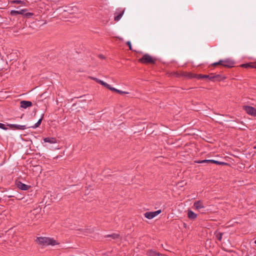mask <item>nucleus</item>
<instances>
[{"instance_id": "ddd939ff", "label": "nucleus", "mask_w": 256, "mask_h": 256, "mask_svg": "<svg viewBox=\"0 0 256 256\" xmlns=\"http://www.w3.org/2000/svg\"><path fill=\"white\" fill-rule=\"evenodd\" d=\"M188 216L190 220H194L197 217V214L191 210H188Z\"/></svg>"}, {"instance_id": "7c9ffc66", "label": "nucleus", "mask_w": 256, "mask_h": 256, "mask_svg": "<svg viewBox=\"0 0 256 256\" xmlns=\"http://www.w3.org/2000/svg\"><path fill=\"white\" fill-rule=\"evenodd\" d=\"M128 46H129V49H131V44L130 42H129Z\"/></svg>"}, {"instance_id": "4be33fe9", "label": "nucleus", "mask_w": 256, "mask_h": 256, "mask_svg": "<svg viewBox=\"0 0 256 256\" xmlns=\"http://www.w3.org/2000/svg\"><path fill=\"white\" fill-rule=\"evenodd\" d=\"M106 88H108L109 90H112V91H115V92H120V90H117L114 88H112V87L110 85V86H107Z\"/></svg>"}, {"instance_id": "b1692460", "label": "nucleus", "mask_w": 256, "mask_h": 256, "mask_svg": "<svg viewBox=\"0 0 256 256\" xmlns=\"http://www.w3.org/2000/svg\"><path fill=\"white\" fill-rule=\"evenodd\" d=\"M252 65V63H250V64H243L242 65V67H244V68H250V66Z\"/></svg>"}, {"instance_id": "393cba45", "label": "nucleus", "mask_w": 256, "mask_h": 256, "mask_svg": "<svg viewBox=\"0 0 256 256\" xmlns=\"http://www.w3.org/2000/svg\"><path fill=\"white\" fill-rule=\"evenodd\" d=\"M12 3L16 4H23L24 2L20 0H16L12 2Z\"/></svg>"}, {"instance_id": "f8f14e48", "label": "nucleus", "mask_w": 256, "mask_h": 256, "mask_svg": "<svg viewBox=\"0 0 256 256\" xmlns=\"http://www.w3.org/2000/svg\"><path fill=\"white\" fill-rule=\"evenodd\" d=\"M26 9H23L20 10H12L10 11V14L12 16H16L17 14H24L26 12Z\"/></svg>"}, {"instance_id": "1a4fd4ad", "label": "nucleus", "mask_w": 256, "mask_h": 256, "mask_svg": "<svg viewBox=\"0 0 256 256\" xmlns=\"http://www.w3.org/2000/svg\"><path fill=\"white\" fill-rule=\"evenodd\" d=\"M194 208L198 211H200L204 208L203 203L200 201L196 202L194 204Z\"/></svg>"}, {"instance_id": "f03ea898", "label": "nucleus", "mask_w": 256, "mask_h": 256, "mask_svg": "<svg viewBox=\"0 0 256 256\" xmlns=\"http://www.w3.org/2000/svg\"><path fill=\"white\" fill-rule=\"evenodd\" d=\"M217 64H220L226 67H232L234 64V62L229 59L225 60H220L218 62H216L213 65L216 66Z\"/></svg>"}, {"instance_id": "423d86ee", "label": "nucleus", "mask_w": 256, "mask_h": 256, "mask_svg": "<svg viewBox=\"0 0 256 256\" xmlns=\"http://www.w3.org/2000/svg\"><path fill=\"white\" fill-rule=\"evenodd\" d=\"M78 10V8L74 6H66L64 9V11L66 12H68L69 14H73L76 12Z\"/></svg>"}, {"instance_id": "c756f323", "label": "nucleus", "mask_w": 256, "mask_h": 256, "mask_svg": "<svg viewBox=\"0 0 256 256\" xmlns=\"http://www.w3.org/2000/svg\"><path fill=\"white\" fill-rule=\"evenodd\" d=\"M118 92L120 93V94H127L126 92H123V91H122V90H120V92Z\"/></svg>"}, {"instance_id": "2eb2a0df", "label": "nucleus", "mask_w": 256, "mask_h": 256, "mask_svg": "<svg viewBox=\"0 0 256 256\" xmlns=\"http://www.w3.org/2000/svg\"><path fill=\"white\" fill-rule=\"evenodd\" d=\"M148 256H162L159 253L156 252L155 251L150 250L148 252Z\"/></svg>"}, {"instance_id": "a211bd4d", "label": "nucleus", "mask_w": 256, "mask_h": 256, "mask_svg": "<svg viewBox=\"0 0 256 256\" xmlns=\"http://www.w3.org/2000/svg\"><path fill=\"white\" fill-rule=\"evenodd\" d=\"M216 236L218 240L220 241L222 239V233L219 232H216Z\"/></svg>"}, {"instance_id": "cd10ccee", "label": "nucleus", "mask_w": 256, "mask_h": 256, "mask_svg": "<svg viewBox=\"0 0 256 256\" xmlns=\"http://www.w3.org/2000/svg\"><path fill=\"white\" fill-rule=\"evenodd\" d=\"M250 68H256V64H252V65L250 66Z\"/></svg>"}, {"instance_id": "6ab92c4d", "label": "nucleus", "mask_w": 256, "mask_h": 256, "mask_svg": "<svg viewBox=\"0 0 256 256\" xmlns=\"http://www.w3.org/2000/svg\"><path fill=\"white\" fill-rule=\"evenodd\" d=\"M210 162H212V163H214V164H225L224 162H218V161L213 160H211Z\"/></svg>"}, {"instance_id": "39448f33", "label": "nucleus", "mask_w": 256, "mask_h": 256, "mask_svg": "<svg viewBox=\"0 0 256 256\" xmlns=\"http://www.w3.org/2000/svg\"><path fill=\"white\" fill-rule=\"evenodd\" d=\"M162 212L161 210H159L155 212H146L144 214V216L148 219H152L157 216L158 214H160Z\"/></svg>"}, {"instance_id": "473e14b6", "label": "nucleus", "mask_w": 256, "mask_h": 256, "mask_svg": "<svg viewBox=\"0 0 256 256\" xmlns=\"http://www.w3.org/2000/svg\"><path fill=\"white\" fill-rule=\"evenodd\" d=\"M254 242H255V244H256V240H255Z\"/></svg>"}, {"instance_id": "5701e85b", "label": "nucleus", "mask_w": 256, "mask_h": 256, "mask_svg": "<svg viewBox=\"0 0 256 256\" xmlns=\"http://www.w3.org/2000/svg\"><path fill=\"white\" fill-rule=\"evenodd\" d=\"M0 128H2L4 130H8V128L6 127V125L2 123H0Z\"/></svg>"}, {"instance_id": "a878e982", "label": "nucleus", "mask_w": 256, "mask_h": 256, "mask_svg": "<svg viewBox=\"0 0 256 256\" xmlns=\"http://www.w3.org/2000/svg\"><path fill=\"white\" fill-rule=\"evenodd\" d=\"M26 17H30L33 16V14L32 12H27L24 14Z\"/></svg>"}, {"instance_id": "7ed1b4c3", "label": "nucleus", "mask_w": 256, "mask_h": 256, "mask_svg": "<svg viewBox=\"0 0 256 256\" xmlns=\"http://www.w3.org/2000/svg\"><path fill=\"white\" fill-rule=\"evenodd\" d=\"M140 60L142 63H154L155 59L149 54H145Z\"/></svg>"}, {"instance_id": "412c9836", "label": "nucleus", "mask_w": 256, "mask_h": 256, "mask_svg": "<svg viewBox=\"0 0 256 256\" xmlns=\"http://www.w3.org/2000/svg\"><path fill=\"white\" fill-rule=\"evenodd\" d=\"M196 78H208V75L199 74V75H198L196 76Z\"/></svg>"}, {"instance_id": "6e6552de", "label": "nucleus", "mask_w": 256, "mask_h": 256, "mask_svg": "<svg viewBox=\"0 0 256 256\" xmlns=\"http://www.w3.org/2000/svg\"><path fill=\"white\" fill-rule=\"evenodd\" d=\"M8 126L11 128H14L18 130H24L26 128V127L24 125H20L16 124H10Z\"/></svg>"}, {"instance_id": "bb28decb", "label": "nucleus", "mask_w": 256, "mask_h": 256, "mask_svg": "<svg viewBox=\"0 0 256 256\" xmlns=\"http://www.w3.org/2000/svg\"><path fill=\"white\" fill-rule=\"evenodd\" d=\"M211 160H205L201 161H199L198 163H204V162H210Z\"/></svg>"}, {"instance_id": "c85d7f7f", "label": "nucleus", "mask_w": 256, "mask_h": 256, "mask_svg": "<svg viewBox=\"0 0 256 256\" xmlns=\"http://www.w3.org/2000/svg\"><path fill=\"white\" fill-rule=\"evenodd\" d=\"M98 57L101 59H104L105 58L104 56L102 54H100Z\"/></svg>"}, {"instance_id": "dca6fc26", "label": "nucleus", "mask_w": 256, "mask_h": 256, "mask_svg": "<svg viewBox=\"0 0 256 256\" xmlns=\"http://www.w3.org/2000/svg\"><path fill=\"white\" fill-rule=\"evenodd\" d=\"M95 80H96L100 84L104 86L105 87L110 86V84H108L107 83L105 82H104L96 78H94Z\"/></svg>"}, {"instance_id": "aec40b11", "label": "nucleus", "mask_w": 256, "mask_h": 256, "mask_svg": "<svg viewBox=\"0 0 256 256\" xmlns=\"http://www.w3.org/2000/svg\"><path fill=\"white\" fill-rule=\"evenodd\" d=\"M118 235L117 234H112L110 235H108L106 236V237H111L113 239H116V238H118Z\"/></svg>"}, {"instance_id": "20e7f679", "label": "nucleus", "mask_w": 256, "mask_h": 256, "mask_svg": "<svg viewBox=\"0 0 256 256\" xmlns=\"http://www.w3.org/2000/svg\"><path fill=\"white\" fill-rule=\"evenodd\" d=\"M244 109L248 114L253 116H256V109L254 107L246 106H244Z\"/></svg>"}, {"instance_id": "f257e3e1", "label": "nucleus", "mask_w": 256, "mask_h": 256, "mask_svg": "<svg viewBox=\"0 0 256 256\" xmlns=\"http://www.w3.org/2000/svg\"><path fill=\"white\" fill-rule=\"evenodd\" d=\"M37 241L40 244L44 246H55L58 244V243L56 240L46 237L38 238Z\"/></svg>"}, {"instance_id": "72a5a7b5", "label": "nucleus", "mask_w": 256, "mask_h": 256, "mask_svg": "<svg viewBox=\"0 0 256 256\" xmlns=\"http://www.w3.org/2000/svg\"><path fill=\"white\" fill-rule=\"evenodd\" d=\"M254 148H256V147H254Z\"/></svg>"}, {"instance_id": "f3484780", "label": "nucleus", "mask_w": 256, "mask_h": 256, "mask_svg": "<svg viewBox=\"0 0 256 256\" xmlns=\"http://www.w3.org/2000/svg\"><path fill=\"white\" fill-rule=\"evenodd\" d=\"M42 117L38 121V122L34 124V125L30 126V128H38L40 125V124L41 122H42Z\"/></svg>"}, {"instance_id": "4468645a", "label": "nucleus", "mask_w": 256, "mask_h": 256, "mask_svg": "<svg viewBox=\"0 0 256 256\" xmlns=\"http://www.w3.org/2000/svg\"><path fill=\"white\" fill-rule=\"evenodd\" d=\"M44 140L45 142H48L50 144L56 143V140L54 138H44Z\"/></svg>"}, {"instance_id": "2f4dec72", "label": "nucleus", "mask_w": 256, "mask_h": 256, "mask_svg": "<svg viewBox=\"0 0 256 256\" xmlns=\"http://www.w3.org/2000/svg\"><path fill=\"white\" fill-rule=\"evenodd\" d=\"M120 40H122V38H118Z\"/></svg>"}, {"instance_id": "0eeeda50", "label": "nucleus", "mask_w": 256, "mask_h": 256, "mask_svg": "<svg viewBox=\"0 0 256 256\" xmlns=\"http://www.w3.org/2000/svg\"><path fill=\"white\" fill-rule=\"evenodd\" d=\"M124 13V10L122 9L118 10L114 14V20L116 22L120 20Z\"/></svg>"}, {"instance_id": "9d476101", "label": "nucleus", "mask_w": 256, "mask_h": 256, "mask_svg": "<svg viewBox=\"0 0 256 256\" xmlns=\"http://www.w3.org/2000/svg\"><path fill=\"white\" fill-rule=\"evenodd\" d=\"M17 187L22 190H26L29 189L30 186L22 183L20 182H18L16 183Z\"/></svg>"}, {"instance_id": "9b49d317", "label": "nucleus", "mask_w": 256, "mask_h": 256, "mask_svg": "<svg viewBox=\"0 0 256 256\" xmlns=\"http://www.w3.org/2000/svg\"><path fill=\"white\" fill-rule=\"evenodd\" d=\"M20 107L23 108H26L32 106V103L30 101L22 100L20 102Z\"/></svg>"}]
</instances>
